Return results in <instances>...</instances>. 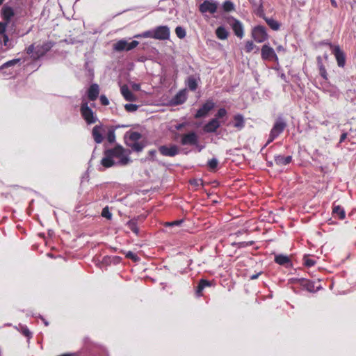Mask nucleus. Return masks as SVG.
<instances>
[{
	"mask_svg": "<svg viewBox=\"0 0 356 356\" xmlns=\"http://www.w3.org/2000/svg\"><path fill=\"white\" fill-rule=\"evenodd\" d=\"M1 14L2 16L3 19L8 24L11 19V18L14 15V11L13 8L8 6H4L1 11Z\"/></svg>",
	"mask_w": 356,
	"mask_h": 356,
	"instance_id": "16",
	"label": "nucleus"
},
{
	"mask_svg": "<svg viewBox=\"0 0 356 356\" xmlns=\"http://www.w3.org/2000/svg\"><path fill=\"white\" fill-rule=\"evenodd\" d=\"M186 99V90H181L179 92L173 99L174 104H181L184 103Z\"/></svg>",
	"mask_w": 356,
	"mask_h": 356,
	"instance_id": "22",
	"label": "nucleus"
},
{
	"mask_svg": "<svg viewBox=\"0 0 356 356\" xmlns=\"http://www.w3.org/2000/svg\"><path fill=\"white\" fill-rule=\"evenodd\" d=\"M222 7L224 10L227 12L232 11L234 9V4L229 1H225L223 3Z\"/></svg>",
	"mask_w": 356,
	"mask_h": 356,
	"instance_id": "32",
	"label": "nucleus"
},
{
	"mask_svg": "<svg viewBox=\"0 0 356 356\" xmlns=\"http://www.w3.org/2000/svg\"><path fill=\"white\" fill-rule=\"evenodd\" d=\"M140 138L141 134L136 131H128L124 136L127 145L137 152L141 151L143 148V146L138 142Z\"/></svg>",
	"mask_w": 356,
	"mask_h": 356,
	"instance_id": "2",
	"label": "nucleus"
},
{
	"mask_svg": "<svg viewBox=\"0 0 356 356\" xmlns=\"http://www.w3.org/2000/svg\"><path fill=\"white\" fill-rule=\"evenodd\" d=\"M127 257H133V253H131V252H129V253L127 254Z\"/></svg>",
	"mask_w": 356,
	"mask_h": 356,
	"instance_id": "55",
	"label": "nucleus"
},
{
	"mask_svg": "<svg viewBox=\"0 0 356 356\" xmlns=\"http://www.w3.org/2000/svg\"><path fill=\"white\" fill-rule=\"evenodd\" d=\"M128 227L133 231L135 234L138 233V229L137 227L136 222L135 220H131L127 222Z\"/></svg>",
	"mask_w": 356,
	"mask_h": 356,
	"instance_id": "30",
	"label": "nucleus"
},
{
	"mask_svg": "<svg viewBox=\"0 0 356 356\" xmlns=\"http://www.w3.org/2000/svg\"><path fill=\"white\" fill-rule=\"evenodd\" d=\"M153 35H154V32L146 31V32H144L141 35H136L135 38L143 37V38H153Z\"/></svg>",
	"mask_w": 356,
	"mask_h": 356,
	"instance_id": "41",
	"label": "nucleus"
},
{
	"mask_svg": "<svg viewBox=\"0 0 356 356\" xmlns=\"http://www.w3.org/2000/svg\"><path fill=\"white\" fill-rule=\"evenodd\" d=\"M191 184H194L195 186H199V185L202 184V181L200 179L191 181Z\"/></svg>",
	"mask_w": 356,
	"mask_h": 356,
	"instance_id": "48",
	"label": "nucleus"
},
{
	"mask_svg": "<svg viewBox=\"0 0 356 356\" xmlns=\"http://www.w3.org/2000/svg\"><path fill=\"white\" fill-rule=\"evenodd\" d=\"M346 137H347L346 133H343V134H341L339 142L342 143L346 138Z\"/></svg>",
	"mask_w": 356,
	"mask_h": 356,
	"instance_id": "50",
	"label": "nucleus"
},
{
	"mask_svg": "<svg viewBox=\"0 0 356 356\" xmlns=\"http://www.w3.org/2000/svg\"><path fill=\"white\" fill-rule=\"evenodd\" d=\"M165 225L166 226H171V225H170V222H165Z\"/></svg>",
	"mask_w": 356,
	"mask_h": 356,
	"instance_id": "56",
	"label": "nucleus"
},
{
	"mask_svg": "<svg viewBox=\"0 0 356 356\" xmlns=\"http://www.w3.org/2000/svg\"><path fill=\"white\" fill-rule=\"evenodd\" d=\"M255 47L254 44L252 41H247L245 44V50L247 53L251 52Z\"/></svg>",
	"mask_w": 356,
	"mask_h": 356,
	"instance_id": "34",
	"label": "nucleus"
},
{
	"mask_svg": "<svg viewBox=\"0 0 356 356\" xmlns=\"http://www.w3.org/2000/svg\"><path fill=\"white\" fill-rule=\"evenodd\" d=\"M319 70L321 75L324 78L327 79V72L324 66L322 64L319 65Z\"/></svg>",
	"mask_w": 356,
	"mask_h": 356,
	"instance_id": "43",
	"label": "nucleus"
},
{
	"mask_svg": "<svg viewBox=\"0 0 356 356\" xmlns=\"http://www.w3.org/2000/svg\"><path fill=\"white\" fill-rule=\"evenodd\" d=\"M304 260H305V264L308 267L312 266L315 264V261L310 259L307 257H305Z\"/></svg>",
	"mask_w": 356,
	"mask_h": 356,
	"instance_id": "42",
	"label": "nucleus"
},
{
	"mask_svg": "<svg viewBox=\"0 0 356 356\" xmlns=\"http://www.w3.org/2000/svg\"><path fill=\"white\" fill-rule=\"evenodd\" d=\"M22 332L26 337H29L31 335V332L26 327H22Z\"/></svg>",
	"mask_w": 356,
	"mask_h": 356,
	"instance_id": "47",
	"label": "nucleus"
},
{
	"mask_svg": "<svg viewBox=\"0 0 356 356\" xmlns=\"http://www.w3.org/2000/svg\"><path fill=\"white\" fill-rule=\"evenodd\" d=\"M19 58H17V59H13V60H9L8 62H6V63H4L1 67V68H4V67H10V66H13L15 64H17V63L19 62Z\"/></svg>",
	"mask_w": 356,
	"mask_h": 356,
	"instance_id": "36",
	"label": "nucleus"
},
{
	"mask_svg": "<svg viewBox=\"0 0 356 356\" xmlns=\"http://www.w3.org/2000/svg\"><path fill=\"white\" fill-rule=\"evenodd\" d=\"M138 106L133 104H127L124 105V108L128 112H134L138 109Z\"/></svg>",
	"mask_w": 356,
	"mask_h": 356,
	"instance_id": "35",
	"label": "nucleus"
},
{
	"mask_svg": "<svg viewBox=\"0 0 356 356\" xmlns=\"http://www.w3.org/2000/svg\"><path fill=\"white\" fill-rule=\"evenodd\" d=\"M102 216L107 219H111L112 213L110 212L108 207H105L103 209L102 212Z\"/></svg>",
	"mask_w": 356,
	"mask_h": 356,
	"instance_id": "37",
	"label": "nucleus"
},
{
	"mask_svg": "<svg viewBox=\"0 0 356 356\" xmlns=\"http://www.w3.org/2000/svg\"><path fill=\"white\" fill-rule=\"evenodd\" d=\"M331 1V3L332 5L334 6V7H337V3L336 2L335 0H330Z\"/></svg>",
	"mask_w": 356,
	"mask_h": 356,
	"instance_id": "54",
	"label": "nucleus"
},
{
	"mask_svg": "<svg viewBox=\"0 0 356 356\" xmlns=\"http://www.w3.org/2000/svg\"><path fill=\"white\" fill-rule=\"evenodd\" d=\"M120 90H121L122 95L124 97V98L127 101L133 102V101H135L136 99V95H134L130 91V90L129 89V88L126 85L122 86L121 87V88H120Z\"/></svg>",
	"mask_w": 356,
	"mask_h": 356,
	"instance_id": "18",
	"label": "nucleus"
},
{
	"mask_svg": "<svg viewBox=\"0 0 356 356\" xmlns=\"http://www.w3.org/2000/svg\"><path fill=\"white\" fill-rule=\"evenodd\" d=\"M259 275H260V273L254 274V275L250 276V279L251 280H255V279H257L259 277Z\"/></svg>",
	"mask_w": 356,
	"mask_h": 356,
	"instance_id": "52",
	"label": "nucleus"
},
{
	"mask_svg": "<svg viewBox=\"0 0 356 356\" xmlns=\"http://www.w3.org/2000/svg\"><path fill=\"white\" fill-rule=\"evenodd\" d=\"M159 149L161 154L168 156H174L179 152V148L174 145L170 147L165 145L161 146Z\"/></svg>",
	"mask_w": 356,
	"mask_h": 356,
	"instance_id": "14",
	"label": "nucleus"
},
{
	"mask_svg": "<svg viewBox=\"0 0 356 356\" xmlns=\"http://www.w3.org/2000/svg\"><path fill=\"white\" fill-rule=\"evenodd\" d=\"M153 38L158 40H167L170 36V29L166 26L157 27L154 31Z\"/></svg>",
	"mask_w": 356,
	"mask_h": 356,
	"instance_id": "8",
	"label": "nucleus"
},
{
	"mask_svg": "<svg viewBox=\"0 0 356 356\" xmlns=\"http://www.w3.org/2000/svg\"><path fill=\"white\" fill-rule=\"evenodd\" d=\"M285 127L286 124L284 122L281 120H277L270 131L267 144L273 141L284 131Z\"/></svg>",
	"mask_w": 356,
	"mask_h": 356,
	"instance_id": "5",
	"label": "nucleus"
},
{
	"mask_svg": "<svg viewBox=\"0 0 356 356\" xmlns=\"http://www.w3.org/2000/svg\"><path fill=\"white\" fill-rule=\"evenodd\" d=\"M183 127H184V124H177V125L176 126V129H177V130H179V129H181Z\"/></svg>",
	"mask_w": 356,
	"mask_h": 356,
	"instance_id": "53",
	"label": "nucleus"
},
{
	"mask_svg": "<svg viewBox=\"0 0 356 356\" xmlns=\"http://www.w3.org/2000/svg\"><path fill=\"white\" fill-rule=\"evenodd\" d=\"M220 126V123L217 118H213L209 121L204 127L205 132L211 133L216 131Z\"/></svg>",
	"mask_w": 356,
	"mask_h": 356,
	"instance_id": "17",
	"label": "nucleus"
},
{
	"mask_svg": "<svg viewBox=\"0 0 356 356\" xmlns=\"http://www.w3.org/2000/svg\"><path fill=\"white\" fill-rule=\"evenodd\" d=\"M8 24H7L5 22H0V35H1V34L3 35V43H4L5 46L8 45V42L9 41L8 36L5 34V31H6Z\"/></svg>",
	"mask_w": 356,
	"mask_h": 356,
	"instance_id": "26",
	"label": "nucleus"
},
{
	"mask_svg": "<svg viewBox=\"0 0 356 356\" xmlns=\"http://www.w3.org/2000/svg\"><path fill=\"white\" fill-rule=\"evenodd\" d=\"M261 58L264 60H273L278 62V57L273 49L268 44H265L261 49Z\"/></svg>",
	"mask_w": 356,
	"mask_h": 356,
	"instance_id": "4",
	"label": "nucleus"
},
{
	"mask_svg": "<svg viewBox=\"0 0 356 356\" xmlns=\"http://www.w3.org/2000/svg\"><path fill=\"white\" fill-rule=\"evenodd\" d=\"M138 44V42L136 40L128 42L125 40H120L114 44V49L117 51H129L134 49Z\"/></svg>",
	"mask_w": 356,
	"mask_h": 356,
	"instance_id": "6",
	"label": "nucleus"
},
{
	"mask_svg": "<svg viewBox=\"0 0 356 356\" xmlns=\"http://www.w3.org/2000/svg\"><path fill=\"white\" fill-rule=\"evenodd\" d=\"M229 24L232 26L235 35L242 38L244 35L243 24L236 19H232L229 21Z\"/></svg>",
	"mask_w": 356,
	"mask_h": 356,
	"instance_id": "13",
	"label": "nucleus"
},
{
	"mask_svg": "<svg viewBox=\"0 0 356 356\" xmlns=\"http://www.w3.org/2000/svg\"><path fill=\"white\" fill-rule=\"evenodd\" d=\"M197 142V136L194 132H191L187 134H185L182 136L181 138V144L184 145H195Z\"/></svg>",
	"mask_w": 356,
	"mask_h": 356,
	"instance_id": "15",
	"label": "nucleus"
},
{
	"mask_svg": "<svg viewBox=\"0 0 356 356\" xmlns=\"http://www.w3.org/2000/svg\"><path fill=\"white\" fill-rule=\"evenodd\" d=\"M227 114V111L225 108H220L216 115V118L218 120V118H222L225 116Z\"/></svg>",
	"mask_w": 356,
	"mask_h": 356,
	"instance_id": "38",
	"label": "nucleus"
},
{
	"mask_svg": "<svg viewBox=\"0 0 356 356\" xmlns=\"http://www.w3.org/2000/svg\"><path fill=\"white\" fill-rule=\"evenodd\" d=\"M92 136L94 138L95 141L97 143H102L103 138L102 135V128L99 126L94 127L92 129Z\"/></svg>",
	"mask_w": 356,
	"mask_h": 356,
	"instance_id": "21",
	"label": "nucleus"
},
{
	"mask_svg": "<svg viewBox=\"0 0 356 356\" xmlns=\"http://www.w3.org/2000/svg\"><path fill=\"white\" fill-rule=\"evenodd\" d=\"M215 106V104L211 101H207L196 113L195 118H200L206 116L208 113Z\"/></svg>",
	"mask_w": 356,
	"mask_h": 356,
	"instance_id": "11",
	"label": "nucleus"
},
{
	"mask_svg": "<svg viewBox=\"0 0 356 356\" xmlns=\"http://www.w3.org/2000/svg\"><path fill=\"white\" fill-rule=\"evenodd\" d=\"M333 213L338 216L339 219H343L346 216L344 210L340 206L334 207Z\"/></svg>",
	"mask_w": 356,
	"mask_h": 356,
	"instance_id": "27",
	"label": "nucleus"
},
{
	"mask_svg": "<svg viewBox=\"0 0 356 356\" xmlns=\"http://www.w3.org/2000/svg\"><path fill=\"white\" fill-rule=\"evenodd\" d=\"M34 49H35V48H34L33 45H31V46H29V47L27 48V49H26L27 54H31V56H32L33 54H35V52H33Z\"/></svg>",
	"mask_w": 356,
	"mask_h": 356,
	"instance_id": "46",
	"label": "nucleus"
},
{
	"mask_svg": "<svg viewBox=\"0 0 356 356\" xmlns=\"http://www.w3.org/2000/svg\"><path fill=\"white\" fill-rule=\"evenodd\" d=\"M218 8V3L214 1H204L200 6V10L202 13H216Z\"/></svg>",
	"mask_w": 356,
	"mask_h": 356,
	"instance_id": "10",
	"label": "nucleus"
},
{
	"mask_svg": "<svg viewBox=\"0 0 356 356\" xmlns=\"http://www.w3.org/2000/svg\"><path fill=\"white\" fill-rule=\"evenodd\" d=\"M276 50L278 53H285L286 49L282 45H277L276 47Z\"/></svg>",
	"mask_w": 356,
	"mask_h": 356,
	"instance_id": "45",
	"label": "nucleus"
},
{
	"mask_svg": "<svg viewBox=\"0 0 356 356\" xmlns=\"http://www.w3.org/2000/svg\"><path fill=\"white\" fill-rule=\"evenodd\" d=\"M267 23L273 30L277 31L280 29V24L274 19H268Z\"/></svg>",
	"mask_w": 356,
	"mask_h": 356,
	"instance_id": "31",
	"label": "nucleus"
},
{
	"mask_svg": "<svg viewBox=\"0 0 356 356\" xmlns=\"http://www.w3.org/2000/svg\"><path fill=\"white\" fill-rule=\"evenodd\" d=\"M80 111L82 117L88 124H94L97 122V118L95 113L88 106V103L84 99L81 103Z\"/></svg>",
	"mask_w": 356,
	"mask_h": 356,
	"instance_id": "3",
	"label": "nucleus"
},
{
	"mask_svg": "<svg viewBox=\"0 0 356 356\" xmlns=\"http://www.w3.org/2000/svg\"><path fill=\"white\" fill-rule=\"evenodd\" d=\"M175 33H176L177 37L179 38H184L186 36V31L181 26H177L175 29Z\"/></svg>",
	"mask_w": 356,
	"mask_h": 356,
	"instance_id": "33",
	"label": "nucleus"
},
{
	"mask_svg": "<svg viewBox=\"0 0 356 356\" xmlns=\"http://www.w3.org/2000/svg\"><path fill=\"white\" fill-rule=\"evenodd\" d=\"M107 138L110 143L114 142V140L115 139V131L113 130L109 131L108 133Z\"/></svg>",
	"mask_w": 356,
	"mask_h": 356,
	"instance_id": "39",
	"label": "nucleus"
},
{
	"mask_svg": "<svg viewBox=\"0 0 356 356\" xmlns=\"http://www.w3.org/2000/svg\"><path fill=\"white\" fill-rule=\"evenodd\" d=\"M182 222V220H175V221H173V222H170V225H181Z\"/></svg>",
	"mask_w": 356,
	"mask_h": 356,
	"instance_id": "49",
	"label": "nucleus"
},
{
	"mask_svg": "<svg viewBox=\"0 0 356 356\" xmlns=\"http://www.w3.org/2000/svg\"><path fill=\"white\" fill-rule=\"evenodd\" d=\"M291 159L292 158L291 156H283L279 155L275 157V161L276 164L279 165H286L291 163Z\"/></svg>",
	"mask_w": 356,
	"mask_h": 356,
	"instance_id": "20",
	"label": "nucleus"
},
{
	"mask_svg": "<svg viewBox=\"0 0 356 356\" xmlns=\"http://www.w3.org/2000/svg\"><path fill=\"white\" fill-rule=\"evenodd\" d=\"M51 47H52V44H51V42H45L42 45H38L36 47L35 54H33L32 57L34 59H38L40 57L42 56L46 52L49 51Z\"/></svg>",
	"mask_w": 356,
	"mask_h": 356,
	"instance_id": "12",
	"label": "nucleus"
},
{
	"mask_svg": "<svg viewBox=\"0 0 356 356\" xmlns=\"http://www.w3.org/2000/svg\"><path fill=\"white\" fill-rule=\"evenodd\" d=\"M275 261L280 265H286L290 264L289 257L283 254L276 255L275 257Z\"/></svg>",
	"mask_w": 356,
	"mask_h": 356,
	"instance_id": "25",
	"label": "nucleus"
},
{
	"mask_svg": "<svg viewBox=\"0 0 356 356\" xmlns=\"http://www.w3.org/2000/svg\"><path fill=\"white\" fill-rule=\"evenodd\" d=\"M100 102H101V103H102L103 105H105V106L108 105V104H109V101H108V99L106 98V96H104V95H102V96L100 97Z\"/></svg>",
	"mask_w": 356,
	"mask_h": 356,
	"instance_id": "44",
	"label": "nucleus"
},
{
	"mask_svg": "<svg viewBox=\"0 0 356 356\" xmlns=\"http://www.w3.org/2000/svg\"><path fill=\"white\" fill-rule=\"evenodd\" d=\"M99 93V86L97 84H92L90 86L88 91V97L89 99L94 101L95 100Z\"/></svg>",
	"mask_w": 356,
	"mask_h": 356,
	"instance_id": "19",
	"label": "nucleus"
},
{
	"mask_svg": "<svg viewBox=\"0 0 356 356\" xmlns=\"http://www.w3.org/2000/svg\"><path fill=\"white\" fill-rule=\"evenodd\" d=\"M332 48V53L334 54L337 65L339 67H343L345 65L346 63V57L344 53L341 50L339 46H332L330 45Z\"/></svg>",
	"mask_w": 356,
	"mask_h": 356,
	"instance_id": "9",
	"label": "nucleus"
},
{
	"mask_svg": "<svg viewBox=\"0 0 356 356\" xmlns=\"http://www.w3.org/2000/svg\"><path fill=\"white\" fill-rule=\"evenodd\" d=\"M188 87L191 90H195L197 88V83L195 78L189 77L187 81Z\"/></svg>",
	"mask_w": 356,
	"mask_h": 356,
	"instance_id": "29",
	"label": "nucleus"
},
{
	"mask_svg": "<svg viewBox=\"0 0 356 356\" xmlns=\"http://www.w3.org/2000/svg\"><path fill=\"white\" fill-rule=\"evenodd\" d=\"M209 285H210L209 282H207V280H200V282L197 286V289L196 290V293L197 294V296H201L202 290L206 286H208Z\"/></svg>",
	"mask_w": 356,
	"mask_h": 356,
	"instance_id": "28",
	"label": "nucleus"
},
{
	"mask_svg": "<svg viewBox=\"0 0 356 356\" xmlns=\"http://www.w3.org/2000/svg\"><path fill=\"white\" fill-rule=\"evenodd\" d=\"M4 0H0V5H1L3 3Z\"/></svg>",
	"mask_w": 356,
	"mask_h": 356,
	"instance_id": "57",
	"label": "nucleus"
},
{
	"mask_svg": "<svg viewBox=\"0 0 356 356\" xmlns=\"http://www.w3.org/2000/svg\"><path fill=\"white\" fill-rule=\"evenodd\" d=\"M130 161L129 152L122 147L118 146L105 152V156L102 159V164L106 168H109L115 164L125 165Z\"/></svg>",
	"mask_w": 356,
	"mask_h": 356,
	"instance_id": "1",
	"label": "nucleus"
},
{
	"mask_svg": "<svg viewBox=\"0 0 356 356\" xmlns=\"http://www.w3.org/2000/svg\"><path fill=\"white\" fill-rule=\"evenodd\" d=\"M234 127L238 130L242 129L244 127L245 122L244 118L241 115H236L234 117Z\"/></svg>",
	"mask_w": 356,
	"mask_h": 356,
	"instance_id": "23",
	"label": "nucleus"
},
{
	"mask_svg": "<svg viewBox=\"0 0 356 356\" xmlns=\"http://www.w3.org/2000/svg\"><path fill=\"white\" fill-rule=\"evenodd\" d=\"M132 88L134 90H140V85L136 84V83H134V84H132Z\"/></svg>",
	"mask_w": 356,
	"mask_h": 356,
	"instance_id": "51",
	"label": "nucleus"
},
{
	"mask_svg": "<svg viewBox=\"0 0 356 356\" xmlns=\"http://www.w3.org/2000/svg\"><path fill=\"white\" fill-rule=\"evenodd\" d=\"M216 34L220 40H226L229 35L227 31L223 26L218 27L216 31Z\"/></svg>",
	"mask_w": 356,
	"mask_h": 356,
	"instance_id": "24",
	"label": "nucleus"
},
{
	"mask_svg": "<svg viewBox=\"0 0 356 356\" xmlns=\"http://www.w3.org/2000/svg\"><path fill=\"white\" fill-rule=\"evenodd\" d=\"M252 36L259 43H261L268 39L266 29L261 26H257L252 30Z\"/></svg>",
	"mask_w": 356,
	"mask_h": 356,
	"instance_id": "7",
	"label": "nucleus"
},
{
	"mask_svg": "<svg viewBox=\"0 0 356 356\" xmlns=\"http://www.w3.org/2000/svg\"><path fill=\"white\" fill-rule=\"evenodd\" d=\"M218 161L216 159H212L208 162V165L211 169H215L218 165Z\"/></svg>",
	"mask_w": 356,
	"mask_h": 356,
	"instance_id": "40",
	"label": "nucleus"
}]
</instances>
